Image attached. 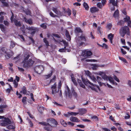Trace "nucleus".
I'll use <instances>...</instances> for the list:
<instances>
[{
	"label": "nucleus",
	"instance_id": "obj_21",
	"mask_svg": "<svg viewBox=\"0 0 131 131\" xmlns=\"http://www.w3.org/2000/svg\"><path fill=\"white\" fill-rule=\"evenodd\" d=\"M7 106L6 105H1L0 106V113H2L3 112V108L6 107Z\"/></svg>",
	"mask_w": 131,
	"mask_h": 131
},
{
	"label": "nucleus",
	"instance_id": "obj_4",
	"mask_svg": "<svg viewBox=\"0 0 131 131\" xmlns=\"http://www.w3.org/2000/svg\"><path fill=\"white\" fill-rule=\"evenodd\" d=\"M3 122L1 123L0 125L2 126H5L10 124L11 122L8 118L4 117Z\"/></svg>",
	"mask_w": 131,
	"mask_h": 131
},
{
	"label": "nucleus",
	"instance_id": "obj_29",
	"mask_svg": "<svg viewBox=\"0 0 131 131\" xmlns=\"http://www.w3.org/2000/svg\"><path fill=\"white\" fill-rule=\"evenodd\" d=\"M15 125L14 124H13L12 125H9L8 126V128L9 129H15Z\"/></svg>",
	"mask_w": 131,
	"mask_h": 131
},
{
	"label": "nucleus",
	"instance_id": "obj_37",
	"mask_svg": "<svg viewBox=\"0 0 131 131\" xmlns=\"http://www.w3.org/2000/svg\"><path fill=\"white\" fill-rule=\"evenodd\" d=\"M108 80L112 84H114V81L111 77H108Z\"/></svg>",
	"mask_w": 131,
	"mask_h": 131
},
{
	"label": "nucleus",
	"instance_id": "obj_55",
	"mask_svg": "<svg viewBox=\"0 0 131 131\" xmlns=\"http://www.w3.org/2000/svg\"><path fill=\"white\" fill-rule=\"evenodd\" d=\"M49 14L52 17H55L57 16V15L54 14L52 12H50Z\"/></svg>",
	"mask_w": 131,
	"mask_h": 131
},
{
	"label": "nucleus",
	"instance_id": "obj_61",
	"mask_svg": "<svg viewBox=\"0 0 131 131\" xmlns=\"http://www.w3.org/2000/svg\"><path fill=\"white\" fill-rule=\"evenodd\" d=\"M101 27L100 26H98L97 28V30L99 32V33L101 35L102 34V32L101 30Z\"/></svg>",
	"mask_w": 131,
	"mask_h": 131
},
{
	"label": "nucleus",
	"instance_id": "obj_13",
	"mask_svg": "<svg viewBox=\"0 0 131 131\" xmlns=\"http://www.w3.org/2000/svg\"><path fill=\"white\" fill-rule=\"evenodd\" d=\"M113 16L116 19H118L119 17V12L118 10L117 9L114 12Z\"/></svg>",
	"mask_w": 131,
	"mask_h": 131
},
{
	"label": "nucleus",
	"instance_id": "obj_12",
	"mask_svg": "<svg viewBox=\"0 0 131 131\" xmlns=\"http://www.w3.org/2000/svg\"><path fill=\"white\" fill-rule=\"evenodd\" d=\"M90 10V12L92 14L98 12L99 10V9L96 7H93L91 8Z\"/></svg>",
	"mask_w": 131,
	"mask_h": 131
},
{
	"label": "nucleus",
	"instance_id": "obj_40",
	"mask_svg": "<svg viewBox=\"0 0 131 131\" xmlns=\"http://www.w3.org/2000/svg\"><path fill=\"white\" fill-rule=\"evenodd\" d=\"M97 6L98 7L101 9L102 8L103 6L102 4L100 2L98 3L97 4Z\"/></svg>",
	"mask_w": 131,
	"mask_h": 131
},
{
	"label": "nucleus",
	"instance_id": "obj_30",
	"mask_svg": "<svg viewBox=\"0 0 131 131\" xmlns=\"http://www.w3.org/2000/svg\"><path fill=\"white\" fill-rule=\"evenodd\" d=\"M75 31L78 33L82 32V31L80 27H77L75 29Z\"/></svg>",
	"mask_w": 131,
	"mask_h": 131
},
{
	"label": "nucleus",
	"instance_id": "obj_38",
	"mask_svg": "<svg viewBox=\"0 0 131 131\" xmlns=\"http://www.w3.org/2000/svg\"><path fill=\"white\" fill-rule=\"evenodd\" d=\"M6 48H5V47H3L1 48L0 50L3 53L5 54L7 52L6 51Z\"/></svg>",
	"mask_w": 131,
	"mask_h": 131
},
{
	"label": "nucleus",
	"instance_id": "obj_50",
	"mask_svg": "<svg viewBox=\"0 0 131 131\" xmlns=\"http://www.w3.org/2000/svg\"><path fill=\"white\" fill-rule=\"evenodd\" d=\"M91 79L93 80V81L94 82H96V79L95 78L94 76H92L90 77Z\"/></svg>",
	"mask_w": 131,
	"mask_h": 131
},
{
	"label": "nucleus",
	"instance_id": "obj_49",
	"mask_svg": "<svg viewBox=\"0 0 131 131\" xmlns=\"http://www.w3.org/2000/svg\"><path fill=\"white\" fill-rule=\"evenodd\" d=\"M13 83L14 84V87L15 88H17L18 85V83L17 82H16L15 80H14Z\"/></svg>",
	"mask_w": 131,
	"mask_h": 131
},
{
	"label": "nucleus",
	"instance_id": "obj_28",
	"mask_svg": "<svg viewBox=\"0 0 131 131\" xmlns=\"http://www.w3.org/2000/svg\"><path fill=\"white\" fill-rule=\"evenodd\" d=\"M0 28L1 31L3 32L6 31V28L2 24H0Z\"/></svg>",
	"mask_w": 131,
	"mask_h": 131
},
{
	"label": "nucleus",
	"instance_id": "obj_45",
	"mask_svg": "<svg viewBox=\"0 0 131 131\" xmlns=\"http://www.w3.org/2000/svg\"><path fill=\"white\" fill-rule=\"evenodd\" d=\"M30 55L29 54H28L26 56V57L24 58V59L23 61V62L28 61V59Z\"/></svg>",
	"mask_w": 131,
	"mask_h": 131
},
{
	"label": "nucleus",
	"instance_id": "obj_52",
	"mask_svg": "<svg viewBox=\"0 0 131 131\" xmlns=\"http://www.w3.org/2000/svg\"><path fill=\"white\" fill-rule=\"evenodd\" d=\"M40 27L44 29H46L47 27V26L45 23H43L40 25Z\"/></svg>",
	"mask_w": 131,
	"mask_h": 131
},
{
	"label": "nucleus",
	"instance_id": "obj_11",
	"mask_svg": "<svg viewBox=\"0 0 131 131\" xmlns=\"http://www.w3.org/2000/svg\"><path fill=\"white\" fill-rule=\"evenodd\" d=\"M82 81L83 83L86 85H87L88 84H89L91 85H93V83L90 82L88 79L85 80V79L83 77H81Z\"/></svg>",
	"mask_w": 131,
	"mask_h": 131
},
{
	"label": "nucleus",
	"instance_id": "obj_25",
	"mask_svg": "<svg viewBox=\"0 0 131 131\" xmlns=\"http://www.w3.org/2000/svg\"><path fill=\"white\" fill-rule=\"evenodd\" d=\"M83 6L85 10H89V7L87 3L84 2L83 4Z\"/></svg>",
	"mask_w": 131,
	"mask_h": 131
},
{
	"label": "nucleus",
	"instance_id": "obj_64",
	"mask_svg": "<svg viewBox=\"0 0 131 131\" xmlns=\"http://www.w3.org/2000/svg\"><path fill=\"white\" fill-rule=\"evenodd\" d=\"M17 68L18 70L20 72H23L25 71L24 69L23 68H20L19 67H18Z\"/></svg>",
	"mask_w": 131,
	"mask_h": 131
},
{
	"label": "nucleus",
	"instance_id": "obj_57",
	"mask_svg": "<svg viewBox=\"0 0 131 131\" xmlns=\"http://www.w3.org/2000/svg\"><path fill=\"white\" fill-rule=\"evenodd\" d=\"M127 22V26L131 28V21L130 20H129Z\"/></svg>",
	"mask_w": 131,
	"mask_h": 131
},
{
	"label": "nucleus",
	"instance_id": "obj_36",
	"mask_svg": "<svg viewBox=\"0 0 131 131\" xmlns=\"http://www.w3.org/2000/svg\"><path fill=\"white\" fill-rule=\"evenodd\" d=\"M114 37V35L112 34L111 33L110 34L108 35V39H113V38Z\"/></svg>",
	"mask_w": 131,
	"mask_h": 131
},
{
	"label": "nucleus",
	"instance_id": "obj_63",
	"mask_svg": "<svg viewBox=\"0 0 131 131\" xmlns=\"http://www.w3.org/2000/svg\"><path fill=\"white\" fill-rule=\"evenodd\" d=\"M102 129L104 131H111L110 129L106 127H102Z\"/></svg>",
	"mask_w": 131,
	"mask_h": 131
},
{
	"label": "nucleus",
	"instance_id": "obj_10",
	"mask_svg": "<svg viewBox=\"0 0 131 131\" xmlns=\"http://www.w3.org/2000/svg\"><path fill=\"white\" fill-rule=\"evenodd\" d=\"M5 55V58L7 59H9L14 54V53L13 51L10 50V51L9 52H6Z\"/></svg>",
	"mask_w": 131,
	"mask_h": 131
},
{
	"label": "nucleus",
	"instance_id": "obj_58",
	"mask_svg": "<svg viewBox=\"0 0 131 131\" xmlns=\"http://www.w3.org/2000/svg\"><path fill=\"white\" fill-rule=\"evenodd\" d=\"M121 52L123 54H125L127 53V52L125 51L122 48L121 49Z\"/></svg>",
	"mask_w": 131,
	"mask_h": 131
},
{
	"label": "nucleus",
	"instance_id": "obj_26",
	"mask_svg": "<svg viewBox=\"0 0 131 131\" xmlns=\"http://www.w3.org/2000/svg\"><path fill=\"white\" fill-rule=\"evenodd\" d=\"M44 109V108L42 106H40L38 108V111L41 114H42L43 112Z\"/></svg>",
	"mask_w": 131,
	"mask_h": 131
},
{
	"label": "nucleus",
	"instance_id": "obj_53",
	"mask_svg": "<svg viewBox=\"0 0 131 131\" xmlns=\"http://www.w3.org/2000/svg\"><path fill=\"white\" fill-rule=\"evenodd\" d=\"M79 114V113H78V112L76 113V112H71L69 113V114H70V115H74V116H76L78 114Z\"/></svg>",
	"mask_w": 131,
	"mask_h": 131
},
{
	"label": "nucleus",
	"instance_id": "obj_18",
	"mask_svg": "<svg viewBox=\"0 0 131 131\" xmlns=\"http://www.w3.org/2000/svg\"><path fill=\"white\" fill-rule=\"evenodd\" d=\"M109 3L112 4L114 6H117V2H115V0H110Z\"/></svg>",
	"mask_w": 131,
	"mask_h": 131
},
{
	"label": "nucleus",
	"instance_id": "obj_47",
	"mask_svg": "<svg viewBox=\"0 0 131 131\" xmlns=\"http://www.w3.org/2000/svg\"><path fill=\"white\" fill-rule=\"evenodd\" d=\"M66 12H67L68 14V15L69 16H70L71 14V10L70 9L68 8V10L67 11H65Z\"/></svg>",
	"mask_w": 131,
	"mask_h": 131
},
{
	"label": "nucleus",
	"instance_id": "obj_33",
	"mask_svg": "<svg viewBox=\"0 0 131 131\" xmlns=\"http://www.w3.org/2000/svg\"><path fill=\"white\" fill-rule=\"evenodd\" d=\"M61 86H62L61 82V81H60L59 82V83H58V91H57L58 92L59 91V90H60V89L61 88Z\"/></svg>",
	"mask_w": 131,
	"mask_h": 131
},
{
	"label": "nucleus",
	"instance_id": "obj_60",
	"mask_svg": "<svg viewBox=\"0 0 131 131\" xmlns=\"http://www.w3.org/2000/svg\"><path fill=\"white\" fill-rule=\"evenodd\" d=\"M4 19V16H3L0 17V23H2L3 22Z\"/></svg>",
	"mask_w": 131,
	"mask_h": 131
},
{
	"label": "nucleus",
	"instance_id": "obj_62",
	"mask_svg": "<svg viewBox=\"0 0 131 131\" xmlns=\"http://www.w3.org/2000/svg\"><path fill=\"white\" fill-rule=\"evenodd\" d=\"M52 71L51 72V73H50V74H49L48 75H45V76L46 77V78H49L51 76V75H52Z\"/></svg>",
	"mask_w": 131,
	"mask_h": 131
},
{
	"label": "nucleus",
	"instance_id": "obj_43",
	"mask_svg": "<svg viewBox=\"0 0 131 131\" xmlns=\"http://www.w3.org/2000/svg\"><path fill=\"white\" fill-rule=\"evenodd\" d=\"M124 22L123 20H121L118 22L117 23V25H118L122 26Z\"/></svg>",
	"mask_w": 131,
	"mask_h": 131
},
{
	"label": "nucleus",
	"instance_id": "obj_44",
	"mask_svg": "<svg viewBox=\"0 0 131 131\" xmlns=\"http://www.w3.org/2000/svg\"><path fill=\"white\" fill-rule=\"evenodd\" d=\"M22 92L23 94H26L27 93L26 88L25 86H23L22 89Z\"/></svg>",
	"mask_w": 131,
	"mask_h": 131
},
{
	"label": "nucleus",
	"instance_id": "obj_7",
	"mask_svg": "<svg viewBox=\"0 0 131 131\" xmlns=\"http://www.w3.org/2000/svg\"><path fill=\"white\" fill-rule=\"evenodd\" d=\"M44 67L42 65L37 66L34 69L35 71L39 74L42 73Z\"/></svg>",
	"mask_w": 131,
	"mask_h": 131
},
{
	"label": "nucleus",
	"instance_id": "obj_14",
	"mask_svg": "<svg viewBox=\"0 0 131 131\" xmlns=\"http://www.w3.org/2000/svg\"><path fill=\"white\" fill-rule=\"evenodd\" d=\"M70 120L72 122H79L80 121V120L76 117L73 116H71L70 117Z\"/></svg>",
	"mask_w": 131,
	"mask_h": 131
},
{
	"label": "nucleus",
	"instance_id": "obj_23",
	"mask_svg": "<svg viewBox=\"0 0 131 131\" xmlns=\"http://www.w3.org/2000/svg\"><path fill=\"white\" fill-rule=\"evenodd\" d=\"M72 92L73 95L74 96V98L77 99L78 97L77 93L76 92L74 89L72 90Z\"/></svg>",
	"mask_w": 131,
	"mask_h": 131
},
{
	"label": "nucleus",
	"instance_id": "obj_51",
	"mask_svg": "<svg viewBox=\"0 0 131 131\" xmlns=\"http://www.w3.org/2000/svg\"><path fill=\"white\" fill-rule=\"evenodd\" d=\"M2 3L3 4V5L5 7H8V4L7 2H4V1H2Z\"/></svg>",
	"mask_w": 131,
	"mask_h": 131
},
{
	"label": "nucleus",
	"instance_id": "obj_42",
	"mask_svg": "<svg viewBox=\"0 0 131 131\" xmlns=\"http://www.w3.org/2000/svg\"><path fill=\"white\" fill-rule=\"evenodd\" d=\"M91 118L92 119H94L95 120L97 121H99V118L96 115L93 116H92Z\"/></svg>",
	"mask_w": 131,
	"mask_h": 131
},
{
	"label": "nucleus",
	"instance_id": "obj_35",
	"mask_svg": "<svg viewBox=\"0 0 131 131\" xmlns=\"http://www.w3.org/2000/svg\"><path fill=\"white\" fill-rule=\"evenodd\" d=\"M130 20V17L128 15L126 16V17L124 18V20L125 22H127Z\"/></svg>",
	"mask_w": 131,
	"mask_h": 131
},
{
	"label": "nucleus",
	"instance_id": "obj_3",
	"mask_svg": "<svg viewBox=\"0 0 131 131\" xmlns=\"http://www.w3.org/2000/svg\"><path fill=\"white\" fill-rule=\"evenodd\" d=\"M34 62L32 59H29L28 61L23 62V67L25 69H27L33 65Z\"/></svg>",
	"mask_w": 131,
	"mask_h": 131
},
{
	"label": "nucleus",
	"instance_id": "obj_59",
	"mask_svg": "<svg viewBox=\"0 0 131 131\" xmlns=\"http://www.w3.org/2000/svg\"><path fill=\"white\" fill-rule=\"evenodd\" d=\"M77 126L82 128H84L85 127V126L84 125L82 124L78 125Z\"/></svg>",
	"mask_w": 131,
	"mask_h": 131
},
{
	"label": "nucleus",
	"instance_id": "obj_17",
	"mask_svg": "<svg viewBox=\"0 0 131 131\" xmlns=\"http://www.w3.org/2000/svg\"><path fill=\"white\" fill-rule=\"evenodd\" d=\"M24 19L25 20V22L31 25L33 24L32 20L31 19H28L26 17H24Z\"/></svg>",
	"mask_w": 131,
	"mask_h": 131
},
{
	"label": "nucleus",
	"instance_id": "obj_24",
	"mask_svg": "<svg viewBox=\"0 0 131 131\" xmlns=\"http://www.w3.org/2000/svg\"><path fill=\"white\" fill-rule=\"evenodd\" d=\"M96 78L97 80H96V81H97L98 82L99 84L100 85V86H101L102 85L101 84L102 83L100 81H101V80H102L101 78V77H99L98 76H97L96 77Z\"/></svg>",
	"mask_w": 131,
	"mask_h": 131
},
{
	"label": "nucleus",
	"instance_id": "obj_27",
	"mask_svg": "<svg viewBox=\"0 0 131 131\" xmlns=\"http://www.w3.org/2000/svg\"><path fill=\"white\" fill-rule=\"evenodd\" d=\"M53 11L57 14H58L60 13L59 11L56 8L53 7L52 9Z\"/></svg>",
	"mask_w": 131,
	"mask_h": 131
},
{
	"label": "nucleus",
	"instance_id": "obj_15",
	"mask_svg": "<svg viewBox=\"0 0 131 131\" xmlns=\"http://www.w3.org/2000/svg\"><path fill=\"white\" fill-rule=\"evenodd\" d=\"M65 35L67 38V40L69 41H70L71 40V36L69 31L67 30H66Z\"/></svg>",
	"mask_w": 131,
	"mask_h": 131
},
{
	"label": "nucleus",
	"instance_id": "obj_19",
	"mask_svg": "<svg viewBox=\"0 0 131 131\" xmlns=\"http://www.w3.org/2000/svg\"><path fill=\"white\" fill-rule=\"evenodd\" d=\"M77 81L80 86L83 88H85V86L82 83L81 80L79 79H78Z\"/></svg>",
	"mask_w": 131,
	"mask_h": 131
},
{
	"label": "nucleus",
	"instance_id": "obj_48",
	"mask_svg": "<svg viewBox=\"0 0 131 131\" xmlns=\"http://www.w3.org/2000/svg\"><path fill=\"white\" fill-rule=\"evenodd\" d=\"M66 94H68V96L70 98H71L72 97V95L70 91H69H69H67V93H66Z\"/></svg>",
	"mask_w": 131,
	"mask_h": 131
},
{
	"label": "nucleus",
	"instance_id": "obj_2",
	"mask_svg": "<svg viewBox=\"0 0 131 131\" xmlns=\"http://www.w3.org/2000/svg\"><path fill=\"white\" fill-rule=\"evenodd\" d=\"M38 124L42 125L45 126L43 127L44 129L47 131H52L53 127L49 123H47L46 122H39Z\"/></svg>",
	"mask_w": 131,
	"mask_h": 131
},
{
	"label": "nucleus",
	"instance_id": "obj_39",
	"mask_svg": "<svg viewBox=\"0 0 131 131\" xmlns=\"http://www.w3.org/2000/svg\"><path fill=\"white\" fill-rule=\"evenodd\" d=\"M101 76L102 78L104 80H108V77L105 74H104L103 75H102Z\"/></svg>",
	"mask_w": 131,
	"mask_h": 131
},
{
	"label": "nucleus",
	"instance_id": "obj_16",
	"mask_svg": "<svg viewBox=\"0 0 131 131\" xmlns=\"http://www.w3.org/2000/svg\"><path fill=\"white\" fill-rule=\"evenodd\" d=\"M14 22L15 25L16 26L20 27L21 26L20 22V21H18V20L15 18H14Z\"/></svg>",
	"mask_w": 131,
	"mask_h": 131
},
{
	"label": "nucleus",
	"instance_id": "obj_20",
	"mask_svg": "<svg viewBox=\"0 0 131 131\" xmlns=\"http://www.w3.org/2000/svg\"><path fill=\"white\" fill-rule=\"evenodd\" d=\"M60 122L61 124L64 126L66 127L67 126V123L65 121L62 119H61L60 120Z\"/></svg>",
	"mask_w": 131,
	"mask_h": 131
},
{
	"label": "nucleus",
	"instance_id": "obj_41",
	"mask_svg": "<svg viewBox=\"0 0 131 131\" xmlns=\"http://www.w3.org/2000/svg\"><path fill=\"white\" fill-rule=\"evenodd\" d=\"M27 97L24 96V97L22 99V102L24 104H26V99H27Z\"/></svg>",
	"mask_w": 131,
	"mask_h": 131
},
{
	"label": "nucleus",
	"instance_id": "obj_8",
	"mask_svg": "<svg viewBox=\"0 0 131 131\" xmlns=\"http://www.w3.org/2000/svg\"><path fill=\"white\" fill-rule=\"evenodd\" d=\"M82 52L83 53V56L85 57H88L92 54V53L91 51L87 50H84Z\"/></svg>",
	"mask_w": 131,
	"mask_h": 131
},
{
	"label": "nucleus",
	"instance_id": "obj_1",
	"mask_svg": "<svg viewBox=\"0 0 131 131\" xmlns=\"http://www.w3.org/2000/svg\"><path fill=\"white\" fill-rule=\"evenodd\" d=\"M119 32L122 37H124L125 35L129 36L130 34L129 28L127 26H122L119 29Z\"/></svg>",
	"mask_w": 131,
	"mask_h": 131
},
{
	"label": "nucleus",
	"instance_id": "obj_34",
	"mask_svg": "<svg viewBox=\"0 0 131 131\" xmlns=\"http://www.w3.org/2000/svg\"><path fill=\"white\" fill-rule=\"evenodd\" d=\"M71 78L72 81L73 82L74 85L76 86L77 85V82L76 80L74 77H72V76H71Z\"/></svg>",
	"mask_w": 131,
	"mask_h": 131
},
{
	"label": "nucleus",
	"instance_id": "obj_46",
	"mask_svg": "<svg viewBox=\"0 0 131 131\" xmlns=\"http://www.w3.org/2000/svg\"><path fill=\"white\" fill-rule=\"evenodd\" d=\"M15 46V43L12 41H11L10 42V47L13 48Z\"/></svg>",
	"mask_w": 131,
	"mask_h": 131
},
{
	"label": "nucleus",
	"instance_id": "obj_9",
	"mask_svg": "<svg viewBox=\"0 0 131 131\" xmlns=\"http://www.w3.org/2000/svg\"><path fill=\"white\" fill-rule=\"evenodd\" d=\"M57 86L56 83L55 82L51 87V89L52 90L51 93L53 94L57 93Z\"/></svg>",
	"mask_w": 131,
	"mask_h": 131
},
{
	"label": "nucleus",
	"instance_id": "obj_56",
	"mask_svg": "<svg viewBox=\"0 0 131 131\" xmlns=\"http://www.w3.org/2000/svg\"><path fill=\"white\" fill-rule=\"evenodd\" d=\"M11 12L12 14V15L10 17V20L11 22H12L13 21H14V14L12 12V11H11Z\"/></svg>",
	"mask_w": 131,
	"mask_h": 131
},
{
	"label": "nucleus",
	"instance_id": "obj_54",
	"mask_svg": "<svg viewBox=\"0 0 131 131\" xmlns=\"http://www.w3.org/2000/svg\"><path fill=\"white\" fill-rule=\"evenodd\" d=\"M112 26V24L111 23H109L107 24V28L109 29L110 30Z\"/></svg>",
	"mask_w": 131,
	"mask_h": 131
},
{
	"label": "nucleus",
	"instance_id": "obj_5",
	"mask_svg": "<svg viewBox=\"0 0 131 131\" xmlns=\"http://www.w3.org/2000/svg\"><path fill=\"white\" fill-rule=\"evenodd\" d=\"M87 38L86 37L84 34H82L79 37V40L81 41V42L79 43V45L80 46L85 45L84 42L86 41Z\"/></svg>",
	"mask_w": 131,
	"mask_h": 131
},
{
	"label": "nucleus",
	"instance_id": "obj_31",
	"mask_svg": "<svg viewBox=\"0 0 131 131\" xmlns=\"http://www.w3.org/2000/svg\"><path fill=\"white\" fill-rule=\"evenodd\" d=\"M43 41L45 43L46 46H49V42L47 40V38H44L43 39Z\"/></svg>",
	"mask_w": 131,
	"mask_h": 131
},
{
	"label": "nucleus",
	"instance_id": "obj_32",
	"mask_svg": "<svg viewBox=\"0 0 131 131\" xmlns=\"http://www.w3.org/2000/svg\"><path fill=\"white\" fill-rule=\"evenodd\" d=\"M27 29L29 30H36V28L33 27H27Z\"/></svg>",
	"mask_w": 131,
	"mask_h": 131
},
{
	"label": "nucleus",
	"instance_id": "obj_22",
	"mask_svg": "<svg viewBox=\"0 0 131 131\" xmlns=\"http://www.w3.org/2000/svg\"><path fill=\"white\" fill-rule=\"evenodd\" d=\"M86 111L85 109L83 108H80L79 109V112L81 114L83 115L85 113V112Z\"/></svg>",
	"mask_w": 131,
	"mask_h": 131
},
{
	"label": "nucleus",
	"instance_id": "obj_6",
	"mask_svg": "<svg viewBox=\"0 0 131 131\" xmlns=\"http://www.w3.org/2000/svg\"><path fill=\"white\" fill-rule=\"evenodd\" d=\"M47 123L49 122L53 127H56L58 124L57 121L53 118H48L47 119Z\"/></svg>",
	"mask_w": 131,
	"mask_h": 131
}]
</instances>
